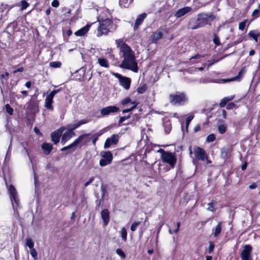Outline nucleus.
I'll return each mask as SVG.
<instances>
[{
  "label": "nucleus",
  "mask_w": 260,
  "mask_h": 260,
  "mask_svg": "<svg viewBox=\"0 0 260 260\" xmlns=\"http://www.w3.org/2000/svg\"><path fill=\"white\" fill-rule=\"evenodd\" d=\"M120 51L122 53L123 60L120 65L121 68L128 69L134 72H138L137 63L136 61L134 52L129 46L123 43L120 47Z\"/></svg>",
  "instance_id": "1"
},
{
  "label": "nucleus",
  "mask_w": 260,
  "mask_h": 260,
  "mask_svg": "<svg viewBox=\"0 0 260 260\" xmlns=\"http://www.w3.org/2000/svg\"><path fill=\"white\" fill-rule=\"evenodd\" d=\"M215 16L212 13H201L197 15L199 23L197 27H203L206 25H211L212 22L215 19Z\"/></svg>",
  "instance_id": "2"
},
{
  "label": "nucleus",
  "mask_w": 260,
  "mask_h": 260,
  "mask_svg": "<svg viewBox=\"0 0 260 260\" xmlns=\"http://www.w3.org/2000/svg\"><path fill=\"white\" fill-rule=\"evenodd\" d=\"M100 25L98 28L97 37H100L103 35H107L112 26H115L111 19L107 18L99 20Z\"/></svg>",
  "instance_id": "3"
},
{
  "label": "nucleus",
  "mask_w": 260,
  "mask_h": 260,
  "mask_svg": "<svg viewBox=\"0 0 260 260\" xmlns=\"http://www.w3.org/2000/svg\"><path fill=\"white\" fill-rule=\"evenodd\" d=\"M8 192L10 196V200L12 203V207L14 213H16L18 208L19 207V200L18 197V193L13 185H10L8 188Z\"/></svg>",
  "instance_id": "4"
},
{
  "label": "nucleus",
  "mask_w": 260,
  "mask_h": 260,
  "mask_svg": "<svg viewBox=\"0 0 260 260\" xmlns=\"http://www.w3.org/2000/svg\"><path fill=\"white\" fill-rule=\"evenodd\" d=\"M169 101L172 105H183L186 102L187 99L185 93L183 92H176L175 94H171L169 95Z\"/></svg>",
  "instance_id": "5"
},
{
  "label": "nucleus",
  "mask_w": 260,
  "mask_h": 260,
  "mask_svg": "<svg viewBox=\"0 0 260 260\" xmlns=\"http://www.w3.org/2000/svg\"><path fill=\"white\" fill-rule=\"evenodd\" d=\"M252 247L250 245L246 244L243 246V249L240 254L242 260H253L252 256Z\"/></svg>",
  "instance_id": "6"
},
{
  "label": "nucleus",
  "mask_w": 260,
  "mask_h": 260,
  "mask_svg": "<svg viewBox=\"0 0 260 260\" xmlns=\"http://www.w3.org/2000/svg\"><path fill=\"white\" fill-rule=\"evenodd\" d=\"M161 159L163 162L169 164L172 168L175 167L177 158L174 153L168 151Z\"/></svg>",
  "instance_id": "7"
},
{
  "label": "nucleus",
  "mask_w": 260,
  "mask_h": 260,
  "mask_svg": "<svg viewBox=\"0 0 260 260\" xmlns=\"http://www.w3.org/2000/svg\"><path fill=\"white\" fill-rule=\"evenodd\" d=\"M101 155L103 157L99 163L101 166L104 167L111 163L113 156L110 151H102L101 152Z\"/></svg>",
  "instance_id": "8"
},
{
  "label": "nucleus",
  "mask_w": 260,
  "mask_h": 260,
  "mask_svg": "<svg viewBox=\"0 0 260 260\" xmlns=\"http://www.w3.org/2000/svg\"><path fill=\"white\" fill-rule=\"evenodd\" d=\"M112 74L118 79L120 85L125 89L128 90L131 84V78L123 77L118 73H113Z\"/></svg>",
  "instance_id": "9"
},
{
  "label": "nucleus",
  "mask_w": 260,
  "mask_h": 260,
  "mask_svg": "<svg viewBox=\"0 0 260 260\" xmlns=\"http://www.w3.org/2000/svg\"><path fill=\"white\" fill-rule=\"evenodd\" d=\"M60 90V89L53 90L47 96L45 101V107L47 109L53 110V108L52 106V104L53 103V98Z\"/></svg>",
  "instance_id": "10"
},
{
  "label": "nucleus",
  "mask_w": 260,
  "mask_h": 260,
  "mask_svg": "<svg viewBox=\"0 0 260 260\" xmlns=\"http://www.w3.org/2000/svg\"><path fill=\"white\" fill-rule=\"evenodd\" d=\"M90 133L84 134L79 136L75 140V144L76 146L78 144H81V146L86 145L90 141Z\"/></svg>",
  "instance_id": "11"
},
{
  "label": "nucleus",
  "mask_w": 260,
  "mask_h": 260,
  "mask_svg": "<svg viewBox=\"0 0 260 260\" xmlns=\"http://www.w3.org/2000/svg\"><path fill=\"white\" fill-rule=\"evenodd\" d=\"M65 128V127L61 126L51 134V140L54 144H56L59 142L60 137Z\"/></svg>",
  "instance_id": "12"
},
{
  "label": "nucleus",
  "mask_w": 260,
  "mask_h": 260,
  "mask_svg": "<svg viewBox=\"0 0 260 260\" xmlns=\"http://www.w3.org/2000/svg\"><path fill=\"white\" fill-rule=\"evenodd\" d=\"M10 9V8L7 4H2L0 6V24L7 19V15Z\"/></svg>",
  "instance_id": "13"
},
{
  "label": "nucleus",
  "mask_w": 260,
  "mask_h": 260,
  "mask_svg": "<svg viewBox=\"0 0 260 260\" xmlns=\"http://www.w3.org/2000/svg\"><path fill=\"white\" fill-rule=\"evenodd\" d=\"M119 111V108L115 106H109L101 110V114L103 116L114 114Z\"/></svg>",
  "instance_id": "14"
},
{
  "label": "nucleus",
  "mask_w": 260,
  "mask_h": 260,
  "mask_svg": "<svg viewBox=\"0 0 260 260\" xmlns=\"http://www.w3.org/2000/svg\"><path fill=\"white\" fill-rule=\"evenodd\" d=\"M194 155L198 160L204 161L206 158H207V155L205 150L200 147L194 148Z\"/></svg>",
  "instance_id": "15"
},
{
  "label": "nucleus",
  "mask_w": 260,
  "mask_h": 260,
  "mask_svg": "<svg viewBox=\"0 0 260 260\" xmlns=\"http://www.w3.org/2000/svg\"><path fill=\"white\" fill-rule=\"evenodd\" d=\"M118 138L117 135H113L111 137L107 138L104 144V148L107 149L112 145L116 144L118 142Z\"/></svg>",
  "instance_id": "16"
},
{
  "label": "nucleus",
  "mask_w": 260,
  "mask_h": 260,
  "mask_svg": "<svg viewBox=\"0 0 260 260\" xmlns=\"http://www.w3.org/2000/svg\"><path fill=\"white\" fill-rule=\"evenodd\" d=\"M233 149L232 145L223 147L221 149V157L224 159L230 157Z\"/></svg>",
  "instance_id": "17"
},
{
  "label": "nucleus",
  "mask_w": 260,
  "mask_h": 260,
  "mask_svg": "<svg viewBox=\"0 0 260 260\" xmlns=\"http://www.w3.org/2000/svg\"><path fill=\"white\" fill-rule=\"evenodd\" d=\"M17 27V23L15 21H13L8 24L5 30V32L9 35V37L11 36L16 31Z\"/></svg>",
  "instance_id": "18"
},
{
  "label": "nucleus",
  "mask_w": 260,
  "mask_h": 260,
  "mask_svg": "<svg viewBox=\"0 0 260 260\" xmlns=\"http://www.w3.org/2000/svg\"><path fill=\"white\" fill-rule=\"evenodd\" d=\"M101 218L103 221L104 225L106 226L109 223L110 220V212L107 209H105L101 211Z\"/></svg>",
  "instance_id": "19"
},
{
  "label": "nucleus",
  "mask_w": 260,
  "mask_h": 260,
  "mask_svg": "<svg viewBox=\"0 0 260 260\" xmlns=\"http://www.w3.org/2000/svg\"><path fill=\"white\" fill-rule=\"evenodd\" d=\"M191 10V8L190 7H185L183 8L179 9L174 14L176 18H180L185 15L187 13Z\"/></svg>",
  "instance_id": "20"
},
{
  "label": "nucleus",
  "mask_w": 260,
  "mask_h": 260,
  "mask_svg": "<svg viewBox=\"0 0 260 260\" xmlns=\"http://www.w3.org/2000/svg\"><path fill=\"white\" fill-rule=\"evenodd\" d=\"M146 16L147 14L145 13H142L138 16L134 26V30H136L138 28L139 26L142 23L143 20L146 17Z\"/></svg>",
  "instance_id": "21"
},
{
  "label": "nucleus",
  "mask_w": 260,
  "mask_h": 260,
  "mask_svg": "<svg viewBox=\"0 0 260 260\" xmlns=\"http://www.w3.org/2000/svg\"><path fill=\"white\" fill-rule=\"evenodd\" d=\"M41 148L43 151L44 154L49 155L53 149V145L50 143H44L41 146Z\"/></svg>",
  "instance_id": "22"
},
{
  "label": "nucleus",
  "mask_w": 260,
  "mask_h": 260,
  "mask_svg": "<svg viewBox=\"0 0 260 260\" xmlns=\"http://www.w3.org/2000/svg\"><path fill=\"white\" fill-rule=\"evenodd\" d=\"M75 135V133H70V132L66 131L62 136L61 143L64 145L70 139H71Z\"/></svg>",
  "instance_id": "23"
},
{
  "label": "nucleus",
  "mask_w": 260,
  "mask_h": 260,
  "mask_svg": "<svg viewBox=\"0 0 260 260\" xmlns=\"http://www.w3.org/2000/svg\"><path fill=\"white\" fill-rule=\"evenodd\" d=\"M91 24H87L85 26L79 29L75 32V35L77 36H83L86 34L89 30Z\"/></svg>",
  "instance_id": "24"
},
{
  "label": "nucleus",
  "mask_w": 260,
  "mask_h": 260,
  "mask_svg": "<svg viewBox=\"0 0 260 260\" xmlns=\"http://www.w3.org/2000/svg\"><path fill=\"white\" fill-rule=\"evenodd\" d=\"M199 22L198 21V18H192L190 19L188 23L187 26L188 28L191 29H197L198 28H199L200 27H197V25H198V23Z\"/></svg>",
  "instance_id": "25"
},
{
  "label": "nucleus",
  "mask_w": 260,
  "mask_h": 260,
  "mask_svg": "<svg viewBox=\"0 0 260 260\" xmlns=\"http://www.w3.org/2000/svg\"><path fill=\"white\" fill-rule=\"evenodd\" d=\"M221 224V222H219L218 224L213 229L212 234L214 237H217L220 235L222 229Z\"/></svg>",
  "instance_id": "26"
},
{
  "label": "nucleus",
  "mask_w": 260,
  "mask_h": 260,
  "mask_svg": "<svg viewBox=\"0 0 260 260\" xmlns=\"http://www.w3.org/2000/svg\"><path fill=\"white\" fill-rule=\"evenodd\" d=\"M162 37V34L160 31H155L152 35V42L157 43V41Z\"/></svg>",
  "instance_id": "27"
},
{
  "label": "nucleus",
  "mask_w": 260,
  "mask_h": 260,
  "mask_svg": "<svg viewBox=\"0 0 260 260\" xmlns=\"http://www.w3.org/2000/svg\"><path fill=\"white\" fill-rule=\"evenodd\" d=\"M245 73V70L243 68L240 70V71L238 73V74L237 76H235V77L230 78L227 80L228 81H239L241 80V78L243 77V75Z\"/></svg>",
  "instance_id": "28"
},
{
  "label": "nucleus",
  "mask_w": 260,
  "mask_h": 260,
  "mask_svg": "<svg viewBox=\"0 0 260 260\" xmlns=\"http://www.w3.org/2000/svg\"><path fill=\"white\" fill-rule=\"evenodd\" d=\"M248 35L253 39L256 42H257L258 38L260 36V32L257 30H252L249 32Z\"/></svg>",
  "instance_id": "29"
},
{
  "label": "nucleus",
  "mask_w": 260,
  "mask_h": 260,
  "mask_svg": "<svg viewBox=\"0 0 260 260\" xmlns=\"http://www.w3.org/2000/svg\"><path fill=\"white\" fill-rule=\"evenodd\" d=\"M163 126L166 134H169L172 129V124L171 122L169 120L164 121L163 123Z\"/></svg>",
  "instance_id": "30"
},
{
  "label": "nucleus",
  "mask_w": 260,
  "mask_h": 260,
  "mask_svg": "<svg viewBox=\"0 0 260 260\" xmlns=\"http://www.w3.org/2000/svg\"><path fill=\"white\" fill-rule=\"evenodd\" d=\"M234 97H235L234 95H232V96H229V97H225L223 99H222L219 103L220 107H224L229 102L233 100Z\"/></svg>",
  "instance_id": "31"
},
{
  "label": "nucleus",
  "mask_w": 260,
  "mask_h": 260,
  "mask_svg": "<svg viewBox=\"0 0 260 260\" xmlns=\"http://www.w3.org/2000/svg\"><path fill=\"white\" fill-rule=\"evenodd\" d=\"M98 62L101 67L106 68H108L109 67L108 61L105 58H99L98 59Z\"/></svg>",
  "instance_id": "32"
},
{
  "label": "nucleus",
  "mask_w": 260,
  "mask_h": 260,
  "mask_svg": "<svg viewBox=\"0 0 260 260\" xmlns=\"http://www.w3.org/2000/svg\"><path fill=\"white\" fill-rule=\"evenodd\" d=\"M75 146H76V145L75 144V142L74 141L72 143H71L69 145H68L67 146H65V147L62 148L60 149V150H61V151H63H63H66L67 150H69V153H73L74 151V149L71 150V149L72 148L74 147H75Z\"/></svg>",
  "instance_id": "33"
},
{
  "label": "nucleus",
  "mask_w": 260,
  "mask_h": 260,
  "mask_svg": "<svg viewBox=\"0 0 260 260\" xmlns=\"http://www.w3.org/2000/svg\"><path fill=\"white\" fill-rule=\"evenodd\" d=\"M133 0H119V3L121 7L127 8Z\"/></svg>",
  "instance_id": "34"
},
{
  "label": "nucleus",
  "mask_w": 260,
  "mask_h": 260,
  "mask_svg": "<svg viewBox=\"0 0 260 260\" xmlns=\"http://www.w3.org/2000/svg\"><path fill=\"white\" fill-rule=\"evenodd\" d=\"M227 129V126L224 124H219L218 126V130L220 134H223L225 133Z\"/></svg>",
  "instance_id": "35"
},
{
  "label": "nucleus",
  "mask_w": 260,
  "mask_h": 260,
  "mask_svg": "<svg viewBox=\"0 0 260 260\" xmlns=\"http://www.w3.org/2000/svg\"><path fill=\"white\" fill-rule=\"evenodd\" d=\"M89 122V120L87 119H82L77 122L74 123L75 125V127L77 128L80 127L81 125L86 124Z\"/></svg>",
  "instance_id": "36"
},
{
  "label": "nucleus",
  "mask_w": 260,
  "mask_h": 260,
  "mask_svg": "<svg viewBox=\"0 0 260 260\" xmlns=\"http://www.w3.org/2000/svg\"><path fill=\"white\" fill-rule=\"evenodd\" d=\"M107 185L106 184H102L101 186V191L102 192L101 199H104L105 195L107 192Z\"/></svg>",
  "instance_id": "37"
},
{
  "label": "nucleus",
  "mask_w": 260,
  "mask_h": 260,
  "mask_svg": "<svg viewBox=\"0 0 260 260\" xmlns=\"http://www.w3.org/2000/svg\"><path fill=\"white\" fill-rule=\"evenodd\" d=\"M140 119V117L138 116V115H135V116L134 117V118H133V120L132 121H131L130 122L126 123V124H123V125H128V124H131L132 125H135L136 123L139 121Z\"/></svg>",
  "instance_id": "38"
},
{
  "label": "nucleus",
  "mask_w": 260,
  "mask_h": 260,
  "mask_svg": "<svg viewBox=\"0 0 260 260\" xmlns=\"http://www.w3.org/2000/svg\"><path fill=\"white\" fill-rule=\"evenodd\" d=\"M49 65L53 68H57L61 66V62L59 61H52L50 62Z\"/></svg>",
  "instance_id": "39"
},
{
  "label": "nucleus",
  "mask_w": 260,
  "mask_h": 260,
  "mask_svg": "<svg viewBox=\"0 0 260 260\" xmlns=\"http://www.w3.org/2000/svg\"><path fill=\"white\" fill-rule=\"evenodd\" d=\"M193 118V115H190V116H188L186 118V119L185 125H186V132H188V126H189L191 121L192 120Z\"/></svg>",
  "instance_id": "40"
},
{
  "label": "nucleus",
  "mask_w": 260,
  "mask_h": 260,
  "mask_svg": "<svg viewBox=\"0 0 260 260\" xmlns=\"http://www.w3.org/2000/svg\"><path fill=\"white\" fill-rule=\"evenodd\" d=\"M66 128L68 129L67 131L70 132V133H75L74 132V131L76 129V128L75 127L74 124L72 123L68 124Z\"/></svg>",
  "instance_id": "41"
},
{
  "label": "nucleus",
  "mask_w": 260,
  "mask_h": 260,
  "mask_svg": "<svg viewBox=\"0 0 260 260\" xmlns=\"http://www.w3.org/2000/svg\"><path fill=\"white\" fill-rule=\"evenodd\" d=\"M5 109L6 112L10 115H12L13 114L14 110L9 104H6L5 106Z\"/></svg>",
  "instance_id": "42"
},
{
  "label": "nucleus",
  "mask_w": 260,
  "mask_h": 260,
  "mask_svg": "<svg viewBox=\"0 0 260 260\" xmlns=\"http://www.w3.org/2000/svg\"><path fill=\"white\" fill-rule=\"evenodd\" d=\"M133 104H134V105L130 108L123 110L122 111V113L124 114V113H128V112L132 111L133 109H134L137 107L138 103L136 102H134L133 103Z\"/></svg>",
  "instance_id": "43"
},
{
  "label": "nucleus",
  "mask_w": 260,
  "mask_h": 260,
  "mask_svg": "<svg viewBox=\"0 0 260 260\" xmlns=\"http://www.w3.org/2000/svg\"><path fill=\"white\" fill-rule=\"evenodd\" d=\"M121 234L122 239L124 241H126L127 239V232L124 228L121 229Z\"/></svg>",
  "instance_id": "44"
},
{
  "label": "nucleus",
  "mask_w": 260,
  "mask_h": 260,
  "mask_svg": "<svg viewBox=\"0 0 260 260\" xmlns=\"http://www.w3.org/2000/svg\"><path fill=\"white\" fill-rule=\"evenodd\" d=\"M147 89V87L145 84L143 85L142 86L139 87L137 88V91L139 93L142 94L145 92Z\"/></svg>",
  "instance_id": "45"
},
{
  "label": "nucleus",
  "mask_w": 260,
  "mask_h": 260,
  "mask_svg": "<svg viewBox=\"0 0 260 260\" xmlns=\"http://www.w3.org/2000/svg\"><path fill=\"white\" fill-rule=\"evenodd\" d=\"M213 41L216 46H219L220 45L219 38L215 34H214V38L213 39Z\"/></svg>",
  "instance_id": "46"
},
{
  "label": "nucleus",
  "mask_w": 260,
  "mask_h": 260,
  "mask_svg": "<svg viewBox=\"0 0 260 260\" xmlns=\"http://www.w3.org/2000/svg\"><path fill=\"white\" fill-rule=\"evenodd\" d=\"M30 253L33 257L34 260H37L38 259V253L35 248H32L30 250Z\"/></svg>",
  "instance_id": "47"
},
{
  "label": "nucleus",
  "mask_w": 260,
  "mask_h": 260,
  "mask_svg": "<svg viewBox=\"0 0 260 260\" xmlns=\"http://www.w3.org/2000/svg\"><path fill=\"white\" fill-rule=\"evenodd\" d=\"M140 221H135L134 222L131 226V230L132 232H134L136 230L138 226L140 224Z\"/></svg>",
  "instance_id": "48"
},
{
  "label": "nucleus",
  "mask_w": 260,
  "mask_h": 260,
  "mask_svg": "<svg viewBox=\"0 0 260 260\" xmlns=\"http://www.w3.org/2000/svg\"><path fill=\"white\" fill-rule=\"evenodd\" d=\"M215 139V135L213 134H210L207 137L206 141L208 143L213 142Z\"/></svg>",
  "instance_id": "49"
},
{
  "label": "nucleus",
  "mask_w": 260,
  "mask_h": 260,
  "mask_svg": "<svg viewBox=\"0 0 260 260\" xmlns=\"http://www.w3.org/2000/svg\"><path fill=\"white\" fill-rule=\"evenodd\" d=\"M26 245L31 249L34 248V242L30 238H27L26 239Z\"/></svg>",
  "instance_id": "50"
},
{
  "label": "nucleus",
  "mask_w": 260,
  "mask_h": 260,
  "mask_svg": "<svg viewBox=\"0 0 260 260\" xmlns=\"http://www.w3.org/2000/svg\"><path fill=\"white\" fill-rule=\"evenodd\" d=\"M133 102H132L129 98H125L124 100H123L121 101V103L122 105H125L130 103L133 104Z\"/></svg>",
  "instance_id": "51"
},
{
  "label": "nucleus",
  "mask_w": 260,
  "mask_h": 260,
  "mask_svg": "<svg viewBox=\"0 0 260 260\" xmlns=\"http://www.w3.org/2000/svg\"><path fill=\"white\" fill-rule=\"evenodd\" d=\"M247 22V20H245L243 21H242L239 24V29L241 30H243L245 27L246 23Z\"/></svg>",
  "instance_id": "52"
},
{
  "label": "nucleus",
  "mask_w": 260,
  "mask_h": 260,
  "mask_svg": "<svg viewBox=\"0 0 260 260\" xmlns=\"http://www.w3.org/2000/svg\"><path fill=\"white\" fill-rule=\"evenodd\" d=\"M116 253L120 255L122 258H124L125 257V254L124 252L120 248L117 249L116 251Z\"/></svg>",
  "instance_id": "53"
},
{
  "label": "nucleus",
  "mask_w": 260,
  "mask_h": 260,
  "mask_svg": "<svg viewBox=\"0 0 260 260\" xmlns=\"http://www.w3.org/2000/svg\"><path fill=\"white\" fill-rule=\"evenodd\" d=\"M101 135V134L95 133L93 135L94 138L92 140V143L94 145H95L96 142L98 139L99 137Z\"/></svg>",
  "instance_id": "54"
},
{
  "label": "nucleus",
  "mask_w": 260,
  "mask_h": 260,
  "mask_svg": "<svg viewBox=\"0 0 260 260\" xmlns=\"http://www.w3.org/2000/svg\"><path fill=\"white\" fill-rule=\"evenodd\" d=\"M214 244L212 242H209V247L208 248V252L209 253H211L214 249Z\"/></svg>",
  "instance_id": "55"
},
{
  "label": "nucleus",
  "mask_w": 260,
  "mask_h": 260,
  "mask_svg": "<svg viewBox=\"0 0 260 260\" xmlns=\"http://www.w3.org/2000/svg\"><path fill=\"white\" fill-rule=\"evenodd\" d=\"M252 16L256 18L259 17L260 16V10H254L252 12Z\"/></svg>",
  "instance_id": "56"
},
{
  "label": "nucleus",
  "mask_w": 260,
  "mask_h": 260,
  "mask_svg": "<svg viewBox=\"0 0 260 260\" xmlns=\"http://www.w3.org/2000/svg\"><path fill=\"white\" fill-rule=\"evenodd\" d=\"M214 202H212L211 203H209L208 204V208H207V210L211 211V212H214L215 211V208H214Z\"/></svg>",
  "instance_id": "57"
},
{
  "label": "nucleus",
  "mask_w": 260,
  "mask_h": 260,
  "mask_svg": "<svg viewBox=\"0 0 260 260\" xmlns=\"http://www.w3.org/2000/svg\"><path fill=\"white\" fill-rule=\"evenodd\" d=\"M205 56V55H201V54H197L193 56H192L190 58V61H191V60L193 59H201L202 58H203Z\"/></svg>",
  "instance_id": "58"
},
{
  "label": "nucleus",
  "mask_w": 260,
  "mask_h": 260,
  "mask_svg": "<svg viewBox=\"0 0 260 260\" xmlns=\"http://www.w3.org/2000/svg\"><path fill=\"white\" fill-rule=\"evenodd\" d=\"M130 115L126 116H122L120 118L118 123L119 124H121L123 122H124L126 119H127L130 118Z\"/></svg>",
  "instance_id": "59"
},
{
  "label": "nucleus",
  "mask_w": 260,
  "mask_h": 260,
  "mask_svg": "<svg viewBox=\"0 0 260 260\" xmlns=\"http://www.w3.org/2000/svg\"><path fill=\"white\" fill-rule=\"evenodd\" d=\"M29 6V4L25 1H21V9H26Z\"/></svg>",
  "instance_id": "60"
},
{
  "label": "nucleus",
  "mask_w": 260,
  "mask_h": 260,
  "mask_svg": "<svg viewBox=\"0 0 260 260\" xmlns=\"http://www.w3.org/2000/svg\"><path fill=\"white\" fill-rule=\"evenodd\" d=\"M236 106V104L233 102L230 103L226 105V108L228 110L232 109Z\"/></svg>",
  "instance_id": "61"
},
{
  "label": "nucleus",
  "mask_w": 260,
  "mask_h": 260,
  "mask_svg": "<svg viewBox=\"0 0 260 260\" xmlns=\"http://www.w3.org/2000/svg\"><path fill=\"white\" fill-rule=\"evenodd\" d=\"M94 177H91L90 178L89 180L86 182H85L84 184V187H86L88 185L91 184L94 180Z\"/></svg>",
  "instance_id": "62"
},
{
  "label": "nucleus",
  "mask_w": 260,
  "mask_h": 260,
  "mask_svg": "<svg viewBox=\"0 0 260 260\" xmlns=\"http://www.w3.org/2000/svg\"><path fill=\"white\" fill-rule=\"evenodd\" d=\"M53 7L57 8L59 6V3L57 0H53L51 3Z\"/></svg>",
  "instance_id": "63"
},
{
  "label": "nucleus",
  "mask_w": 260,
  "mask_h": 260,
  "mask_svg": "<svg viewBox=\"0 0 260 260\" xmlns=\"http://www.w3.org/2000/svg\"><path fill=\"white\" fill-rule=\"evenodd\" d=\"M168 151H165L162 149H159L157 150V152L160 153L161 154V158L164 157V156L167 153Z\"/></svg>",
  "instance_id": "64"
}]
</instances>
